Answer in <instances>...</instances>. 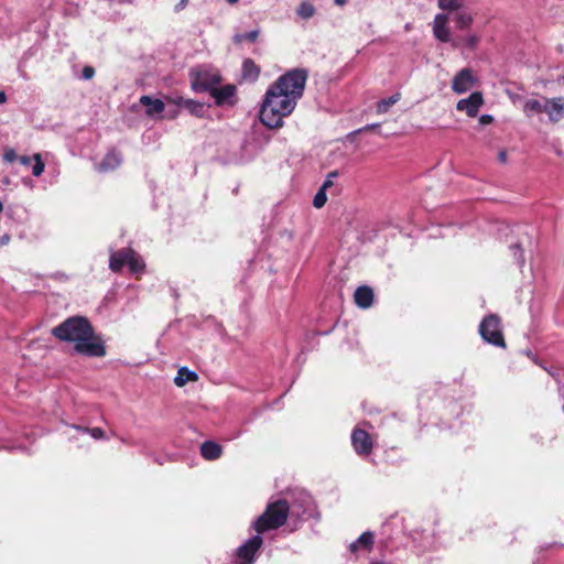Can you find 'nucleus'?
<instances>
[{"label": "nucleus", "mask_w": 564, "mask_h": 564, "mask_svg": "<svg viewBox=\"0 0 564 564\" xmlns=\"http://www.w3.org/2000/svg\"><path fill=\"white\" fill-rule=\"evenodd\" d=\"M306 79L305 69L294 68L268 88L260 110V120L265 127L275 129L283 126V118L292 113L303 96Z\"/></svg>", "instance_id": "f257e3e1"}, {"label": "nucleus", "mask_w": 564, "mask_h": 564, "mask_svg": "<svg viewBox=\"0 0 564 564\" xmlns=\"http://www.w3.org/2000/svg\"><path fill=\"white\" fill-rule=\"evenodd\" d=\"M52 334L64 341L74 343L77 354L88 357H104L102 340L94 335V329L85 317H70L52 329Z\"/></svg>", "instance_id": "f03ea898"}, {"label": "nucleus", "mask_w": 564, "mask_h": 564, "mask_svg": "<svg viewBox=\"0 0 564 564\" xmlns=\"http://www.w3.org/2000/svg\"><path fill=\"white\" fill-rule=\"evenodd\" d=\"M290 517V506L285 500H276L267 506L265 511L253 522L257 533L282 527Z\"/></svg>", "instance_id": "7ed1b4c3"}, {"label": "nucleus", "mask_w": 564, "mask_h": 564, "mask_svg": "<svg viewBox=\"0 0 564 564\" xmlns=\"http://www.w3.org/2000/svg\"><path fill=\"white\" fill-rule=\"evenodd\" d=\"M192 87L195 91H213L220 83V75L207 67H197L191 70Z\"/></svg>", "instance_id": "20e7f679"}, {"label": "nucleus", "mask_w": 564, "mask_h": 564, "mask_svg": "<svg viewBox=\"0 0 564 564\" xmlns=\"http://www.w3.org/2000/svg\"><path fill=\"white\" fill-rule=\"evenodd\" d=\"M290 506V518L299 521H305L317 514L316 506L307 492H300Z\"/></svg>", "instance_id": "39448f33"}, {"label": "nucleus", "mask_w": 564, "mask_h": 564, "mask_svg": "<svg viewBox=\"0 0 564 564\" xmlns=\"http://www.w3.org/2000/svg\"><path fill=\"white\" fill-rule=\"evenodd\" d=\"M479 333L485 341L497 347L506 346L500 327V319L497 315L491 314L485 317L479 325Z\"/></svg>", "instance_id": "423d86ee"}, {"label": "nucleus", "mask_w": 564, "mask_h": 564, "mask_svg": "<svg viewBox=\"0 0 564 564\" xmlns=\"http://www.w3.org/2000/svg\"><path fill=\"white\" fill-rule=\"evenodd\" d=\"M478 77L471 68L460 69L452 80V90L458 95L467 93L470 88L476 86Z\"/></svg>", "instance_id": "0eeeda50"}, {"label": "nucleus", "mask_w": 564, "mask_h": 564, "mask_svg": "<svg viewBox=\"0 0 564 564\" xmlns=\"http://www.w3.org/2000/svg\"><path fill=\"white\" fill-rule=\"evenodd\" d=\"M263 540L259 533L248 539L242 545L237 549V558L239 564H252L254 555L259 551Z\"/></svg>", "instance_id": "6e6552de"}, {"label": "nucleus", "mask_w": 564, "mask_h": 564, "mask_svg": "<svg viewBox=\"0 0 564 564\" xmlns=\"http://www.w3.org/2000/svg\"><path fill=\"white\" fill-rule=\"evenodd\" d=\"M484 105V97L480 91L470 94L467 98L458 100L456 109L465 112L468 117L474 118L477 116L480 107Z\"/></svg>", "instance_id": "1a4fd4ad"}, {"label": "nucleus", "mask_w": 564, "mask_h": 564, "mask_svg": "<svg viewBox=\"0 0 564 564\" xmlns=\"http://www.w3.org/2000/svg\"><path fill=\"white\" fill-rule=\"evenodd\" d=\"M351 444L355 452L360 455H369L372 451V440L369 433L361 429H355L351 433Z\"/></svg>", "instance_id": "9d476101"}, {"label": "nucleus", "mask_w": 564, "mask_h": 564, "mask_svg": "<svg viewBox=\"0 0 564 564\" xmlns=\"http://www.w3.org/2000/svg\"><path fill=\"white\" fill-rule=\"evenodd\" d=\"M447 22H448V17L446 14H444V13L436 14L434 18V22H433V33H434V36L438 41L444 42V43H447V42L452 43L453 39L451 37V32L447 26Z\"/></svg>", "instance_id": "9b49d317"}, {"label": "nucleus", "mask_w": 564, "mask_h": 564, "mask_svg": "<svg viewBox=\"0 0 564 564\" xmlns=\"http://www.w3.org/2000/svg\"><path fill=\"white\" fill-rule=\"evenodd\" d=\"M545 113L553 122L561 120L564 117V98H545Z\"/></svg>", "instance_id": "f8f14e48"}, {"label": "nucleus", "mask_w": 564, "mask_h": 564, "mask_svg": "<svg viewBox=\"0 0 564 564\" xmlns=\"http://www.w3.org/2000/svg\"><path fill=\"white\" fill-rule=\"evenodd\" d=\"M122 162L121 154L115 150L108 152L97 165L99 172H109L117 169Z\"/></svg>", "instance_id": "ddd939ff"}, {"label": "nucleus", "mask_w": 564, "mask_h": 564, "mask_svg": "<svg viewBox=\"0 0 564 564\" xmlns=\"http://www.w3.org/2000/svg\"><path fill=\"white\" fill-rule=\"evenodd\" d=\"M355 303L361 308H368L373 301L372 289L366 285L357 288L354 294Z\"/></svg>", "instance_id": "4468645a"}, {"label": "nucleus", "mask_w": 564, "mask_h": 564, "mask_svg": "<svg viewBox=\"0 0 564 564\" xmlns=\"http://www.w3.org/2000/svg\"><path fill=\"white\" fill-rule=\"evenodd\" d=\"M130 250V248H127L111 252L109 259V268L111 271L119 272L123 265H127Z\"/></svg>", "instance_id": "2eb2a0df"}, {"label": "nucleus", "mask_w": 564, "mask_h": 564, "mask_svg": "<svg viewBox=\"0 0 564 564\" xmlns=\"http://www.w3.org/2000/svg\"><path fill=\"white\" fill-rule=\"evenodd\" d=\"M373 545V534L370 531L364 532L356 541L349 545L351 553H357L360 550L370 551Z\"/></svg>", "instance_id": "dca6fc26"}, {"label": "nucleus", "mask_w": 564, "mask_h": 564, "mask_svg": "<svg viewBox=\"0 0 564 564\" xmlns=\"http://www.w3.org/2000/svg\"><path fill=\"white\" fill-rule=\"evenodd\" d=\"M140 104L147 108L145 112L149 116L159 115L163 112L165 108V105L161 99H153L150 96H142L140 98Z\"/></svg>", "instance_id": "f3484780"}, {"label": "nucleus", "mask_w": 564, "mask_h": 564, "mask_svg": "<svg viewBox=\"0 0 564 564\" xmlns=\"http://www.w3.org/2000/svg\"><path fill=\"white\" fill-rule=\"evenodd\" d=\"M223 448L219 444L206 441L200 445V454L207 460H215L221 456Z\"/></svg>", "instance_id": "a211bd4d"}, {"label": "nucleus", "mask_w": 564, "mask_h": 564, "mask_svg": "<svg viewBox=\"0 0 564 564\" xmlns=\"http://www.w3.org/2000/svg\"><path fill=\"white\" fill-rule=\"evenodd\" d=\"M236 88L232 85H226L221 88L217 86L212 91V96L215 98L217 105H224L229 101L235 95Z\"/></svg>", "instance_id": "6ab92c4d"}, {"label": "nucleus", "mask_w": 564, "mask_h": 564, "mask_svg": "<svg viewBox=\"0 0 564 564\" xmlns=\"http://www.w3.org/2000/svg\"><path fill=\"white\" fill-rule=\"evenodd\" d=\"M260 75V67L251 59L246 58L242 63V77L245 80L253 83Z\"/></svg>", "instance_id": "aec40b11"}, {"label": "nucleus", "mask_w": 564, "mask_h": 564, "mask_svg": "<svg viewBox=\"0 0 564 564\" xmlns=\"http://www.w3.org/2000/svg\"><path fill=\"white\" fill-rule=\"evenodd\" d=\"M198 379V376L195 371L189 370L186 367H182L178 369L176 377L174 378V383L177 387H183L187 382H194Z\"/></svg>", "instance_id": "412c9836"}, {"label": "nucleus", "mask_w": 564, "mask_h": 564, "mask_svg": "<svg viewBox=\"0 0 564 564\" xmlns=\"http://www.w3.org/2000/svg\"><path fill=\"white\" fill-rule=\"evenodd\" d=\"M523 112L527 117H532L534 115L545 112V101L541 102L536 99H528L523 104Z\"/></svg>", "instance_id": "4be33fe9"}, {"label": "nucleus", "mask_w": 564, "mask_h": 564, "mask_svg": "<svg viewBox=\"0 0 564 564\" xmlns=\"http://www.w3.org/2000/svg\"><path fill=\"white\" fill-rule=\"evenodd\" d=\"M479 43V37L476 34H469L464 37L454 39L452 41V46L454 48H460L462 46H466L470 50H474Z\"/></svg>", "instance_id": "5701e85b"}, {"label": "nucleus", "mask_w": 564, "mask_h": 564, "mask_svg": "<svg viewBox=\"0 0 564 564\" xmlns=\"http://www.w3.org/2000/svg\"><path fill=\"white\" fill-rule=\"evenodd\" d=\"M127 265L131 273H140L144 269V262L134 250H130V254L127 261Z\"/></svg>", "instance_id": "b1692460"}, {"label": "nucleus", "mask_w": 564, "mask_h": 564, "mask_svg": "<svg viewBox=\"0 0 564 564\" xmlns=\"http://www.w3.org/2000/svg\"><path fill=\"white\" fill-rule=\"evenodd\" d=\"M176 104L186 108L191 113L195 116H203L204 105L191 99L178 98Z\"/></svg>", "instance_id": "393cba45"}, {"label": "nucleus", "mask_w": 564, "mask_h": 564, "mask_svg": "<svg viewBox=\"0 0 564 564\" xmlns=\"http://www.w3.org/2000/svg\"><path fill=\"white\" fill-rule=\"evenodd\" d=\"M401 98V95L399 93H395L389 98L381 99L377 102V112L378 113H386L389 111L390 107H392L394 104H397Z\"/></svg>", "instance_id": "a878e982"}, {"label": "nucleus", "mask_w": 564, "mask_h": 564, "mask_svg": "<svg viewBox=\"0 0 564 564\" xmlns=\"http://www.w3.org/2000/svg\"><path fill=\"white\" fill-rule=\"evenodd\" d=\"M473 15L466 11H459L454 15L456 26L460 30L467 29L473 23Z\"/></svg>", "instance_id": "bb28decb"}, {"label": "nucleus", "mask_w": 564, "mask_h": 564, "mask_svg": "<svg viewBox=\"0 0 564 564\" xmlns=\"http://www.w3.org/2000/svg\"><path fill=\"white\" fill-rule=\"evenodd\" d=\"M315 12V7L307 0L302 1L296 9L297 15L304 20L311 19Z\"/></svg>", "instance_id": "cd10ccee"}, {"label": "nucleus", "mask_w": 564, "mask_h": 564, "mask_svg": "<svg viewBox=\"0 0 564 564\" xmlns=\"http://www.w3.org/2000/svg\"><path fill=\"white\" fill-rule=\"evenodd\" d=\"M437 6L444 11H458L464 6V0H437Z\"/></svg>", "instance_id": "c85d7f7f"}, {"label": "nucleus", "mask_w": 564, "mask_h": 564, "mask_svg": "<svg viewBox=\"0 0 564 564\" xmlns=\"http://www.w3.org/2000/svg\"><path fill=\"white\" fill-rule=\"evenodd\" d=\"M259 36V30H252L247 33H239L234 36V42L237 44L242 43L243 41L254 42Z\"/></svg>", "instance_id": "c756f323"}, {"label": "nucleus", "mask_w": 564, "mask_h": 564, "mask_svg": "<svg viewBox=\"0 0 564 564\" xmlns=\"http://www.w3.org/2000/svg\"><path fill=\"white\" fill-rule=\"evenodd\" d=\"M33 161H34V164L32 165V174H33V176L39 177L44 172L45 163L42 160V156L40 153H35L33 155Z\"/></svg>", "instance_id": "7c9ffc66"}, {"label": "nucleus", "mask_w": 564, "mask_h": 564, "mask_svg": "<svg viewBox=\"0 0 564 564\" xmlns=\"http://www.w3.org/2000/svg\"><path fill=\"white\" fill-rule=\"evenodd\" d=\"M73 427L79 432L90 434V436L95 440H101L105 437V433L100 427L88 429V427H80L77 425H74Z\"/></svg>", "instance_id": "2f4dec72"}, {"label": "nucleus", "mask_w": 564, "mask_h": 564, "mask_svg": "<svg viewBox=\"0 0 564 564\" xmlns=\"http://www.w3.org/2000/svg\"><path fill=\"white\" fill-rule=\"evenodd\" d=\"M327 200L326 191L324 188H319L318 192L315 194L313 199V205L316 208H322Z\"/></svg>", "instance_id": "473e14b6"}, {"label": "nucleus", "mask_w": 564, "mask_h": 564, "mask_svg": "<svg viewBox=\"0 0 564 564\" xmlns=\"http://www.w3.org/2000/svg\"><path fill=\"white\" fill-rule=\"evenodd\" d=\"M338 176L337 171H332L327 174L326 180L322 184L321 188H324V191H327L329 187L334 185V178Z\"/></svg>", "instance_id": "72a5a7b5"}, {"label": "nucleus", "mask_w": 564, "mask_h": 564, "mask_svg": "<svg viewBox=\"0 0 564 564\" xmlns=\"http://www.w3.org/2000/svg\"><path fill=\"white\" fill-rule=\"evenodd\" d=\"M512 249L514 250L516 261L520 267H522L524 264V256L522 249L519 245L513 246Z\"/></svg>", "instance_id": "f704fd0d"}, {"label": "nucleus", "mask_w": 564, "mask_h": 564, "mask_svg": "<svg viewBox=\"0 0 564 564\" xmlns=\"http://www.w3.org/2000/svg\"><path fill=\"white\" fill-rule=\"evenodd\" d=\"M18 158V154L17 152L13 150V149H7L3 153V160L8 163H12L13 161H15Z\"/></svg>", "instance_id": "c9c22d12"}, {"label": "nucleus", "mask_w": 564, "mask_h": 564, "mask_svg": "<svg viewBox=\"0 0 564 564\" xmlns=\"http://www.w3.org/2000/svg\"><path fill=\"white\" fill-rule=\"evenodd\" d=\"M95 75V69L91 66H85L83 68L82 76L84 79H91Z\"/></svg>", "instance_id": "e433bc0d"}, {"label": "nucleus", "mask_w": 564, "mask_h": 564, "mask_svg": "<svg viewBox=\"0 0 564 564\" xmlns=\"http://www.w3.org/2000/svg\"><path fill=\"white\" fill-rule=\"evenodd\" d=\"M492 121H494V118H492V116H490V115H482V116H480V118H479V122H480V124H489V123H491Z\"/></svg>", "instance_id": "4c0bfd02"}, {"label": "nucleus", "mask_w": 564, "mask_h": 564, "mask_svg": "<svg viewBox=\"0 0 564 564\" xmlns=\"http://www.w3.org/2000/svg\"><path fill=\"white\" fill-rule=\"evenodd\" d=\"M19 161L22 165H30L31 162L33 161V156H26V155H22L19 158Z\"/></svg>", "instance_id": "58836bf2"}, {"label": "nucleus", "mask_w": 564, "mask_h": 564, "mask_svg": "<svg viewBox=\"0 0 564 564\" xmlns=\"http://www.w3.org/2000/svg\"><path fill=\"white\" fill-rule=\"evenodd\" d=\"M187 3V0H181L180 3L176 6V10L184 9Z\"/></svg>", "instance_id": "ea45409f"}, {"label": "nucleus", "mask_w": 564, "mask_h": 564, "mask_svg": "<svg viewBox=\"0 0 564 564\" xmlns=\"http://www.w3.org/2000/svg\"><path fill=\"white\" fill-rule=\"evenodd\" d=\"M499 159H500L501 162L505 163L507 161V153L505 151H501L499 153Z\"/></svg>", "instance_id": "a19ab883"}, {"label": "nucleus", "mask_w": 564, "mask_h": 564, "mask_svg": "<svg viewBox=\"0 0 564 564\" xmlns=\"http://www.w3.org/2000/svg\"><path fill=\"white\" fill-rule=\"evenodd\" d=\"M378 127H379V124H378V123H372V124H368V126H366L362 130H365V131H366V130L375 129V128H378Z\"/></svg>", "instance_id": "79ce46f5"}, {"label": "nucleus", "mask_w": 564, "mask_h": 564, "mask_svg": "<svg viewBox=\"0 0 564 564\" xmlns=\"http://www.w3.org/2000/svg\"><path fill=\"white\" fill-rule=\"evenodd\" d=\"M7 101V96L3 91H0V104H4Z\"/></svg>", "instance_id": "37998d69"}, {"label": "nucleus", "mask_w": 564, "mask_h": 564, "mask_svg": "<svg viewBox=\"0 0 564 564\" xmlns=\"http://www.w3.org/2000/svg\"><path fill=\"white\" fill-rule=\"evenodd\" d=\"M334 2L337 4V6H344L346 3V0H334Z\"/></svg>", "instance_id": "c03bdc74"}, {"label": "nucleus", "mask_w": 564, "mask_h": 564, "mask_svg": "<svg viewBox=\"0 0 564 564\" xmlns=\"http://www.w3.org/2000/svg\"><path fill=\"white\" fill-rule=\"evenodd\" d=\"M237 1H238V0H227V2H228V3H230V4H234V3H236Z\"/></svg>", "instance_id": "a18cd8bd"}, {"label": "nucleus", "mask_w": 564, "mask_h": 564, "mask_svg": "<svg viewBox=\"0 0 564 564\" xmlns=\"http://www.w3.org/2000/svg\"><path fill=\"white\" fill-rule=\"evenodd\" d=\"M2 209H3V204H2V202L0 200V213L2 212Z\"/></svg>", "instance_id": "49530a36"}, {"label": "nucleus", "mask_w": 564, "mask_h": 564, "mask_svg": "<svg viewBox=\"0 0 564 564\" xmlns=\"http://www.w3.org/2000/svg\"><path fill=\"white\" fill-rule=\"evenodd\" d=\"M372 564H381V563H372Z\"/></svg>", "instance_id": "de8ad7c7"}, {"label": "nucleus", "mask_w": 564, "mask_h": 564, "mask_svg": "<svg viewBox=\"0 0 564 564\" xmlns=\"http://www.w3.org/2000/svg\"><path fill=\"white\" fill-rule=\"evenodd\" d=\"M563 411H564V405H563Z\"/></svg>", "instance_id": "09e8293b"}]
</instances>
